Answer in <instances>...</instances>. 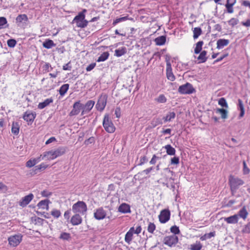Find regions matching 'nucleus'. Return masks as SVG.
Returning <instances> with one entry per match:
<instances>
[{"label":"nucleus","mask_w":250,"mask_h":250,"mask_svg":"<svg viewBox=\"0 0 250 250\" xmlns=\"http://www.w3.org/2000/svg\"><path fill=\"white\" fill-rule=\"evenodd\" d=\"M54 150H52L48 152H46L45 154H44L43 157H42V159H43L44 157H46L47 155L48 156V158L49 159H54L56 158L55 157V153H54Z\"/></svg>","instance_id":"nucleus-42"},{"label":"nucleus","mask_w":250,"mask_h":250,"mask_svg":"<svg viewBox=\"0 0 250 250\" xmlns=\"http://www.w3.org/2000/svg\"><path fill=\"white\" fill-rule=\"evenodd\" d=\"M233 5L229 4V3L226 4V7L227 9V11L229 13H232L233 12V9L232 7Z\"/></svg>","instance_id":"nucleus-58"},{"label":"nucleus","mask_w":250,"mask_h":250,"mask_svg":"<svg viewBox=\"0 0 250 250\" xmlns=\"http://www.w3.org/2000/svg\"><path fill=\"white\" fill-rule=\"evenodd\" d=\"M7 21L6 19L4 17H0V29L3 28H6L8 27L9 25L7 24Z\"/></svg>","instance_id":"nucleus-41"},{"label":"nucleus","mask_w":250,"mask_h":250,"mask_svg":"<svg viewBox=\"0 0 250 250\" xmlns=\"http://www.w3.org/2000/svg\"><path fill=\"white\" fill-rule=\"evenodd\" d=\"M103 125L104 129L108 133H113L115 130V127L109 118V116L108 114L104 115Z\"/></svg>","instance_id":"nucleus-4"},{"label":"nucleus","mask_w":250,"mask_h":250,"mask_svg":"<svg viewBox=\"0 0 250 250\" xmlns=\"http://www.w3.org/2000/svg\"><path fill=\"white\" fill-rule=\"evenodd\" d=\"M36 116V114L35 112H33L31 111H27L24 113L23 116V119L28 122V124H31L33 122Z\"/></svg>","instance_id":"nucleus-14"},{"label":"nucleus","mask_w":250,"mask_h":250,"mask_svg":"<svg viewBox=\"0 0 250 250\" xmlns=\"http://www.w3.org/2000/svg\"><path fill=\"white\" fill-rule=\"evenodd\" d=\"M53 101V100L52 98L46 99L43 102L40 103L38 107L39 109H43L48 105L50 103H52Z\"/></svg>","instance_id":"nucleus-23"},{"label":"nucleus","mask_w":250,"mask_h":250,"mask_svg":"<svg viewBox=\"0 0 250 250\" xmlns=\"http://www.w3.org/2000/svg\"><path fill=\"white\" fill-rule=\"evenodd\" d=\"M87 206L83 201H78L74 204L72 208L74 213L84 214L87 211Z\"/></svg>","instance_id":"nucleus-3"},{"label":"nucleus","mask_w":250,"mask_h":250,"mask_svg":"<svg viewBox=\"0 0 250 250\" xmlns=\"http://www.w3.org/2000/svg\"><path fill=\"white\" fill-rule=\"evenodd\" d=\"M50 203V201L48 199H45L43 200H42L39 202L37 205V206L40 208H42V209H46V210H48L49 209V203Z\"/></svg>","instance_id":"nucleus-20"},{"label":"nucleus","mask_w":250,"mask_h":250,"mask_svg":"<svg viewBox=\"0 0 250 250\" xmlns=\"http://www.w3.org/2000/svg\"><path fill=\"white\" fill-rule=\"evenodd\" d=\"M96 66V63H91L89 65H88L86 68V70L87 71H90L92 70Z\"/></svg>","instance_id":"nucleus-62"},{"label":"nucleus","mask_w":250,"mask_h":250,"mask_svg":"<svg viewBox=\"0 0 250 250\" xmlns=\"http://www.w3.org/2000/svg\"><path fill=\"white\" fill-rule=\"evenodd\" d=\"M82 218L79 214L73 215L71 219V223L73 226L79 225L82 223Z\"/></svg>","instance_id":"nucleus-18"},{"label":"nucleus","mask_w":250,"mask_h":250,"mask_svg":"<svg viewBox=\"0 0 250 250\" xmlns=\"http://www.w3.org/2000/svg\"><path fill=\"white\" fill-rule=\"evenodd\" d=\"M44 221V219L40 217H33L31 218V221L34 223L35 225L42 226Z\"/></svg>","instance_id":"nucleus-37"},{"label":"nucleus","mask_w":250,"mask_h":250,"mask_svg":"<svg viewBox=\"0 0 250 250\" xmlns=\"http://www.w3.org/2000/svg\"><path fill=\"white\" fill-rule=\"evenodd\" d=\"M55 153V157H58L62 155L66 151V147H59L55 150H54Z\"/></svg>","instance_id":"nucleus-30"},{"label":"nucleus","mask_w":250,"mask_h":250,"mask_svg":"<svg viewBox=\"0 0 250 250\" xmlns=\"http://www.w3.org/2000/svg\"><path fill=\"white\" fill-rule=\"evenodd\" d=\"M22 236L21 234H15L8 238L9 244L13 247L17 246L21 241Z\"/></svg>","instance_id":"nucleus-8"},{"label":"nucleus","mask_w":250,"mask_h":250,"mask_svg":"<svg viewBox=\"0 0 250 250\" xmlns=\"http://www.w3.org/2000/svg\"><path fill=\"white\" fill-rule=\"evenodd\" d=\"M178 242V237L175 235L166 236L164 239V243L169 247L175 246Z\"/></svg>","instance_id":"nucleus-9"},{"label":"nucleus","mask_w":250,"mask_h":250,"mask_svg":"<svg viewBox=\"0 0 250 250\" xmlns=\"http://www.w3.org/2000/svg\"><path fill=\"white\" fill-rule=\"evenodd\" d=\"M109 56V53L108 52H104L98 58L97 62H104L107 60Z\"/></svg>","instance_id":"nucleus-40"},{"label":"nucleus","mask_w":250,"mask_h":250,"mask_svg":"<svg viewBox=\"0 0 250 250\" xmlns=\"http://www.w3.org/2000/svg\"><path fill=\"white\" fill-rule=\"evenodd\" d=\"M176 114L174 112H169L166 116L163 118L165 122H170L172 119L175 118Z\"/></svg>","instance_id":"nucleus-33"},{"label":"nucleus","mask_w":250,"mask_h":250,"mask_svg":"<svg viewBox=\"0 0 250 250\" xmlns=\"http://www.w3.org/2000/svg\"><path fill=\"white\" fill-rule=\"evenodd\" d=\"M33 198L34 195L32 193L29 194L21 199L19 202V205L23 208L26 207Z\"/></svg>","instance_id":"nucleus-15"},{"label":"nucleus","mask_w":250,"mask_h":250,"mask_svg":"<svg viewBox=\"0 0 250 250\" xmlns=\"http://www.w3.org/2000/svg\"><path fill=\"white\" fill-rule=\"evenodd\" d=\"M7 45L9 47L13 48L15 46L17 41L15 39H9L7 42Z\"/></svg>","instance_id":"nucleus-52"},{"label":"nucleus","mask_w":250,"mask_h":250,"mask_svg":"<svg viewBox=\"0 0 250 250\" xmlns=\"http://www.w3.org/2000/svg\"><path fill=\"white\" fill-rule=\"evenodd\" d=\"M94 104L95 102L92 100L88 101L85 105L83 104V110L81 113V116L89 113L93 108Z\"/></svg>","instance_id":"nucleus-13"},{"label":"nucleus","mask_w":250,"mask_h":250,"mask_svg":"<svg viewBox=\"0 0 250 250\" xmlns=\"http://www.w3.org/2000/svg\"><path fill=\"white\" fill-rule=\"evenodd\" d=\"M118 211L122 213H130V207L126 203H122L118 208Z\"/></svg>","instance_id":"nucleus-17"},{"label":"nucleus","mask_w":250,"mask_h":250,"mask_svg":"<svg viewBox=\"0 0 250 250\" xmlns=\"http://www.w3.org/2000/svg\"><path fill=\"white\" fill-rule=\"evenodd\" d=\"M202 248V245L199 242L197 244L191 245V247H190V249L191 250H201Z\"/></svg>","instance_id":"nucleus-48"},{"label":"nucleus","mask_w":250,"mask_h":250,"mask_svg":"<svg viewBox=\"0 0 250 250\" xmlns=\"http://www.w3.org/2000/svg\"><path fill=\"white\" fill-rule=\"evenodd\" d=\"M200 52H201L200 54L198 57L197 59L198 60H200V62H202V63L205 62L207 60V57H206V56L207 52L205 50L202 51Z\"/></svg>","instance_id":"nucleus-34"},{"label":"nucleus","mask_w":250,"mask_h":250,"mask_svg":"<svg viewBox=\"0 0 250 250\" xmlns=\"http://www.w3.org/2000/svg\"><path fill=\"white\" fill-rule=\"evenodd\" d=\"M41 195L43 197H49L52 195V192L48 190H44L41 192Z\"/></svg>","instance_id":"nucleus-56"},{"label":"nucleus","mask_w":250,"mask_h":250,"mask_svg":"<svg viewBox=\"0 0 250 250\" xmlns=\"http://www.w3.org/2000/svg\"><path fill=\"white\" fill-rule=\"evenodd\" d=\"M156 100L159 103H165L167 102V98L164 95L161 94Z\"/></svg>","instance_id":"nucleus-49"},{"label":"nucleus","mask_w":250,"mask_h":250,"mask_svg":"<svg viewBox=\"0 0 250 250\" xmlns=\"http://www.w3.org/2000/svg\"><path fill=\"white\" fill-rule=\"evenodd\" d=\"M43 67L47 72L51 71L53 69L49 63H46Z\"/></svg>","instance_id":"nucleus-63"},{"label":"nucleus","mask_w":250,"mask_h":250,"mask_svg":"<svg viewBox=\"0 0 250 250\" xmlns=\"http://www.w3.org/2000/svg\"><path fill=\"white\" fill-rule=\"evenodd\" d=\"M216 112L220 113L223 119H226L228 117V111L225 109L218 108L216 109Z\"/></svg>","instance_id":"nucleus-25"},{"label":"nucleus","mask_w":250,"mask_h":250,"mask_svg":"<svg viewBox=\"0 0 250 250\" xmlns=\"http://www.w3.org/2000/svg\"><path fill=\"white\" fill-rule=\"evenodd\" d=\"M133 234L131 232H127L125 235V240L127 243H129L132 240Z\"/></svg>","instance_id":"nucleus-51"},{"label":"nucleus","mask_w":250,"mask_h":250,"mask_svg":"<svg viewBox=\"0 0 250 250\" xmlns=\"http://www.w3.org/2000/svg\"><path fill=\"white\" fill-rule=\"evenodd\" d=\"M218 104L223 107L228 108V105L224 98H221L218 101Z\"/></svg>","instance_id":"nucleus-47"},{"label":"nucleus","mask_w":250,"mask_h":250,"mask_svg":"<svg viewBox=\"0 0 250 250\" xmlns=\"http://www.w3.org/2000/svg\"><path fill=\"white\" fill-rule=\"evenodd\" d=\"M193 39H197L200 35L202 33V29L200 27H195L194 28L193 30Z\"/></svg>","instance_id":"nucleus-38"},{"label":"nucleus","mask_w":250,"mask_h":250,"mask_svg":"<svg viewBox=\"0 0 250 250\" xmlns=\"http://www.w3.org/2000/svg\"><path fill=\"white\" fill-rule=\"evenodd\" d=\"M167 77L168 80L171 81H174L175 79V76L172 72V68L170 62L167 63Z\"/></svg>","instance_id":"nucleus-16"},{"label":"nucleus","mask_w":250,"mask_h":250,"mask_svg":"<svg viewBox=\"0 0 250 250\" xmlns=\"http://www.w3.org/2000/svg\"><path fill=\"white\" fill-rule=\"evenodd\" d=\"M229 43V41L227 39H221L217 41V47L218 49L223 48L224 46H227Z\"/></svg>","instance_id":"nucleus-19"},{"label":"nucleus","mask_w":250,"mask_h":250,"mask_svg":"<svg viewBox=\"0 0 250 250\" xmlns=\"http://www.w3.org/2000/svg\"><path fill=\"white\" fill-rule=\"evenodd\" d=\"M171 232L173 233V235H176L180 233V231L178 227L176 225L172 226L170 229Z\"/></svg>","instance_id":"nucleus-45"},{"label":"nucleus","mask_w":250,"mask_h":250,"mask_svg":"<svg viewBox=\"0 0 250 250\" xmlns=\"http://www.w3.org/2000/svg\"><path fill=\"white\" fill-rule=\"evenodd\" d=\"M51 214L55 218H59L61 214V211L58 209H54L51 212Z\"/></svg>","instance_id":"nucleus-50"},{"label":"nucleus","mask_w":250,"mask_h":250,"mask_svg":"<svg viewBox=\"0 0 250 250\" xmlns=\"http://www.w3.org/2000/svg\"><path fill=\"white\" fill-rule=\"evenodd\" d=\"M107 97L106 94L102 93L101 95L96 104V107L98 110L102 111L104 109L106 105Z\"/></svg>","instance_id":"nucleus-6"},{"label":"nucleus","mask_w":250,"mask_h":250,"mask_svg":"<svg viewBox=\"0 0 250 250\" xmlns=\"http://www.w3.org/2000/svg\"><path fill=\"white\" fill-rule=\"evenodd\" d=\"M43 47L47 48L50 49L53 47L56 46V44L54 43L53 41L51 40L47 39L42 44Z\"/></svg>","instance_id":"nucleus-27"},{"label":"nucleus","mask_w":250,"mask_h":250,"mask_svg":"<svg viewBox=\"0 0 250 250\" xmlns=\"http://www.w3.org/2000/svg\"><path fill=\"white\" fill-rule=\"evenodd\" d=\"M162 119L160 118H154L151 122V125L153 127H155L159 125H162Z\"/></svg>","instance_id":"nucleus-43"},{"label":"nucleus","mask_w":250,"mask_h":250,"mask_svg":"<svg viewBox=\"0 0 250 250\" xmlns=\"http://www.w3.org/2000/svg\"><path fill=\"white\" fill-rule=\"evenodd\" d=\"M19 130L20 125L19 124V123L13 122L11 128L12 133L15 135H17L19 133Z\"/></svg>","instance_id":"nucleus-26"},{"label":"nucleus","mask_w":250,"mask_h":250,"mask_svg":"<svg viewBox=\"0 0 250 250\" xmlns=\"http://www.w3.org/2000/svg\"><path fill=\"white\" fill-rule=\"evenodd\" d=\"M244 184V181L237 177L232 175H230L229 177V184L232 194L235 192L239 187Z\"/></svg>","instance_id":"nucleus-1"},{"label":"nucleus","mask_w":250,"mask_h":250,"mask_svg":"<svg viewBox=\"0 0 250 250\" xmlns=\"http://www.w3.org/2000/svg\"><path fill=\"white\" fill-rule=\"evenodd\" d=\"M15 22L18 26L24 28L28 22L27 16L24 14L19 15L16 18Z\"/></svg>","instance_id":"nucleus-7"},{"label":"nucleus","mask_w":250,"mask_h":250,"mask_svg":"<svg viewBox=\"0 0 250 250\" xmlns=\"http://www.w3.org/2000/svg\"><path fill=\"white\" fill-rule=\"evenodd\" d=\"M164 147L166 149L167 154L164 156V157L167 156V155H174L175 154L176 150L170 145H167Z\"/></svg>","instance_id":"nucleus-21"},{"label":"nucleus","mask_w":250,"mask_h":250,"mask_svg":"<svg viewBox=\"0 0 250 250\" xmlns=\"http://www.w3.org/2000/svg\"><path fill=\"white\" fill-rule=\"evenodd\" d=\"M248 214V212L247 211L246 208L245 206H244L238 212V216H239L240 217L243 218V219H245Z\"/></svg>","instance_id":"nucleus-29"},{"label":"nucleus","mask_w":250,"mask_h":250,"mask_svg":"<svg viewBox=\"0 0 250 250\" xmlns=\"http://www.w3.org/2000/svg\"><path fill=\"white\" fill-rule=\"evenodd\" d=\"M147 162V158L146 156H144L143 157H141L140 159V163L138 164L139 166H141Z\"/></svg>","instance_id":"nucleus-61"},{"label":"nucleus","mask_w":250,"mask_h":250,"mask_svg":"<svg viewBox=\"0 0 250 250\" xmlns=\"http://www.w3.org/2000/svg\"><path fill=\"white\" fill-rule=\"evenodd\" d=\"M95 142V139L94 137H89L88 139L85 140L84 144L86 146H88L89 144H94Z\"/></svg>","instance_id":"nucleus-53"},{"label":"nucleus","mask_w":250,"mask_h":250,"mask_svg":"<svg viewBox=\"0 0 250 250\" xmlns=\"http://www.w3.org/2000/svg\"><path fill=\"white\" fill-rule=\"evenodd\" d=\"M238 215L235 214L234 215L230 216L229 217L225 218V221L229 224H235L238 222Z\"/></svg>","instance_id":"nucleus-24"},{"label":"nucleus","mask_w":250,"mask_h":250,"mask_svg":"<svg viewBox=\"0 0 250 250\" xmlns=\"http://www.w3.org/2000/svg\"><path fill=\"white\" fill-rule=\"evenodd\" d=\"M106 212L102 207L96 209L94 213V218L98 220L104 219L106 217Z\"/></svg>","instance_id":"nucleus-12"},{"label":"nucleus","mask_w":250,"mask_h":250,"mask_svg":"<svg viewBox=\"0 0 250 250\" xmlns=\"http://www.w3.org/2000/svg\"><path fill=\"white\" fill-rule=\"evenodd\" d=\"M155 229V225L153 223L149 222L147 227V231L150 233H153Z\"/></svg>","instance_id":"nucleus-46"},{"label":"nucleus","mask_w":250,"mask_h":250,"mask_svg":"<svg viewBox=\"0 0 250 250\" xmlns=\"http://www.w3.org/2000/svg\"><path fill=\"white\" fill-rule=\"evenodd\" d=\"M48 167L47 165L42 163L41 164L36 166L33 169L34 171V174H37L39 171L44 170Z\"/></svg>","instance_id":"nucleus-31"},{"label":"nucleus","mask_w":250,"mask_h":250,"mask_svg":"<svg viewBox=\"0 0 250 250\" xmlns=\"http://www.w3.org/2000/svg\"><path fill=\"white\" fill-rule=\"evenodd\" d=\"M83 110V104L80 101L76 102L73 105V108L69 113L70 116H73L78 115L81 110Z\"/></svg>","instance_id":"nucleus-11"},{"label":"nucleus","mask_w":250,"mask_h":250,"mask_svg":"<svg viewBox=\"0 0 250 250\" xmlns=\"http://www.w3.org/2000/svg\"><path fill=\"white\" fill-rule=\"evenodd\" d=\"M238 106L240 110V113L239 116V118H242L244 116V115L245 114V109L243 105V102L241 99H238Z\"/></svg>","instance_id":"nucleus-36"},{"label":"nucleus","mask_w":250,"mask_h":250,"mask_svg":"<svg viewBox=\"0 0 250 250\" xmlns=\"http://www.w3.org/2000/svg\"><path fill=\"white\" fill-rule=\"evenodd\" d=\"M154 41L157 45H164L166 42V37L165 36H159L156 38Z\"/></svg>","instance_id":"nucleus-28"},{"label":"nucleus","mask_w":250,"mask_h":250,"mask_svg":"<svg viewBox=\"0 0 250 250\" xmlns=\"http://www.w3.org/2000/svg\"><path fill=\"white\" fill-rule=\"evenodd\" d=\"M69 84H64L61 86L59 89V93L61 96H63L67 91L69 88Z\"/></svg>","instance_id":"nucleus-35"},{"label":"nucleus","mask_w":250,"mask_h":250,"mask_svg":"<svg viewBox=\"0 0 250 250\" xmlns=\"http://www.w3.org/2000/svg\"><path fill=\"white\" fill-rule=\"evenodd\" d=\"M238 22V20L235 18H231L229 21H228L229 25L232 27L236 25Z\"/></svg>","instance_id":"nucleus-54"},{"label":"nucleus","mask_w":250,"mask_h":250,"mask_svg":"<svg viewBox=\"0 0 250 250\" xmlns=\"http://www.w3.org/2000/svg\"><path fill=\"white\" fill-rule=\"evenodd\" d=\"M8 189L7 187L2 182H0V192H6Z\"/></svg>","instance_id":"nucleus-57"},{"label":"nucleus","mask_w":250,"mask_h":250,"mask_svg":"<svg viewBox=\"0 0 250 250\" xmlns=\"http://www.w3.org/2000/svg\"><path fill=\"white\" fill-rule=\"evenodd\" d=\"M59 238L63 240H69L71 239V235L69 233L62 232Z\"/></svg>","instance_id":"nucleus-44"},{"label":"nucleus","mask_w":250,"mask_h":250,"mask_svg":"<svg viewBox=\"0 0 250 250\" xmlns=\"http://www.w3.org/2000/svg\"><path fill=\"white\" fill-rule=\"evenodd\" d=\"M243 172H244V174H248L249 173V172H250V170L248 168V167H247V165H246V163L245 161H243Z\"/></svg>","instance_id":"nucleus-60"},{"label":"nucleus","mask_w":250,"mask_h":250,"mask_svg":"<svg viewBox=\"0 0 250 250\" xmlns=\"http://www.w3.org/2000/svg\"><path fill=\"white\" fill-rule=\"evenodd\" d=\"M178 91L181 94H190L195 92L196 90L191 83H187L180 85L178 88Z\"/></svg>","instance_id":"nucleus-5"},{"label":"nucleus","mask_w":250,"mask_h":250,"mask_svg":"<svg viewBox=\"0 0 250 250\" xmlns=\"http://www.w3.org/2000/svg\"><path fill=\"white\" fill-rule=\"evenodd\" d=\"M86 11V9H83V11L80 12L73 19L72 22L75 23L77 27L83 28L87 25L88 21L85 20L84 14Z\"/></svg>","instance_id":"nucleus-2"},{"label":"nucleus","mask_w":250,"mask_h":250,"mask_svg":"<svg viewBox=\"0 0 250 250\" xmlns=\"http://www.w3.org/2000/svg\"><path fill=\"white\" fill-rule=\"evenodd\" d=\"M170 212L168 209H164L162 210L159 215V221L163 224L167 222L170 219Z\"/></svg>","instance_id":"nucleus-10"},{"label":"nucleus","mask_w":250,"mask_h":250,"mask_svg":"<svg viewBox=\"0 0 250 250\" xmlns=\"http://www.w3.org/2000/svg\"><path fill=\"white\" fill-rule=\"evenodd\" d=\"M204 44L203 41H199L196 44V47L194 49V53L199 54L202 50V46Z\"/></svg>","instance_id":"nucleus-39"},{"label":"nucleus","mask_w":250,"mask_h":250,"mask_svg":"<svg viewBox=\"0 0 250 250\" xmlns=\"http://www.w3.org/2000/svg\"><path fill=\"white\" fill-rule=\"evenodd\" d=\"M42 156L41 155L38 158L34 159L33 160L30 159L28 160L26 163V166L28 167H31L34 166L36 164L40 161Z\"/></svg>","instance_id":"nucleus-22"},{"label":"nucleus","mask_w":250,"mask_h":250,"mask_svg":"<svg viewBox=\"0 0 250 250\" xmlns=\"http://www.w3.org/2000/svg\"><path fill=\"white\" fill-rule=\"evenodd\" d=\"M179 163V158L178 157H174L171 159V164L177 165Z\"/></svg>","instance_id":"nucleus-55"},{"label":"nucleus","mask_w":250,"mask_h":250,"mask_svg":"<svg viewBox=\"0 0 250 250\" xmlns=\"http://www.w3.org/2000/svg\"><path fill=\"white\" fill-rule=\"evenodd\" d=\"M115 114L117 118H120L121 116V108L120 107H117L115 110Z\"/></svg>","instance_id":"nucleus-64"},{"label":"nucleus","mask_w":250,"mask_h":250,"mask_svg":"<svg viewBox=\"0 0 250 250\" xmlns=\"http://www.w3.org/2000/svg\"><path fill=\"white\" fill-rule=\"evenodd\" d=\"M126 53V48L125 47H122L121 48L116 49L115 51V56L119 57Z\"/></svg>","instance_id":"nucleus-32"},{"label":"nucleus","mask_w":250,"mask_h":250,"mask_svg":"<svg viewBox=\"0 0 250 250\" xmlns=\"http://www.w3.org/2000/svg\"><path fill=\"white\" fill-rule=\"evenodd\" d=\"M243 232L246 233H250V222L245 226Z\"/></svg>","instance_id":"nucleus-59"}]
</instances>
